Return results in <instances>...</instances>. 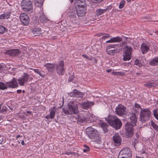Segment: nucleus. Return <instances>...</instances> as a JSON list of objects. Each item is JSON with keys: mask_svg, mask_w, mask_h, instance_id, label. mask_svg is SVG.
I'll list each match as a JSON object with an SVG mask.
<instances>
[{"mask_svg": "<svg viewBox=\"0 0 158 158\" xmlns=\"http://www.w3.org/2000/svg\"><path fill=\"white\" fill-rule=\"evenodd\" d=\"M94 59H95L94 62H95V63H96L97 62V60L95 58Z\"/></svg>", "mask_w": 158, "mask_h": 158, "instance_id": "obj_61", "label": "nucleus"}, {"mask_svg": "<svg viewBox=\"0 0 158 158\" xmlns=\"http://www.w3.org/2000/svg\"><path fill=\"white\" fill-rule=\"evenodd\" d=\"M123 60L124 61L129 60L131 59V55L126 53L124 52L123 53Z\"/></svg>", "mask_w": 158, "mask_h": 158, "instance_id": "obj_30", "label": "nucleus"}, {"mask_svg": "<svg viewBox=\"0 0 158 158\" xmlns=\"http://www.w3.org/2000/svg\"><path fill=\"white\" fill-rule=\"evenodd\" d=\"M6 85L7 87L11 88H15L18 86V84L16 80H13L10 82H6Z\"/></svg>", "mask_w": 158, "mask_h": 158, "instance_id": "obj_22", "label": "nucleus"}, {"mask_svg": "<svg viewBox=\"0 0 158 158\" xmlns=\"http://www.w3.org/2000/svg\"><path fill=\"white\" fill-rule=\"evenodd\" d=\"M20 21L25 25H27L29 24V18L26 14H20Z\"/></svg>", "mask_w": 158, "mask_h": 158, "instance_id": "obj_12", "label": "nucleus"}, {"mask_svg": "<svg viewBox=\"0 0 158 158\" xmlns=\"http://www.w3.org/2000/svg\"><path fill=\"white\" fill-rule=\"evenodd\" d=\"M33 32L35 35H38L40 33L41 29L39 28H34L33 30Z\"/></svg>", "mask_w": 158, "mask_h": 158, "instance_id": "obj_36", "label": "nucleus"}, {"mask_svg": "<svg viewBox=\"0 0 158 158\" xmlns=\"http://www.w3.org/2000/svg\"><path fill=\"white\" fill-rule=\"evenodd\" d=\"M126 108L121 104H119L115 108V112L116 114L122 116L126 113Z\"/></svg>", "mask_w": 158, "mask_h": 158, "instance_id": "obj_9", "label": "nucleus"}, {"mask_svg": "<svg viewBox=\"0 0 158 158\" xmlns=\"http://www.w3.org/2000/svg\"><path fill=\"white\" fill-rule=\"evenodd\" d=\"M112 71L111 69H107L106 71L108 73H110Z\"/></svg>", "mask_w": 158, "mask_h": 158, "instance_id": "obj_56", "label": "nucleus"}, {"mask_svg": "<svg viewBox=\"0 0 158 158\" xmlns=\"http://www.w3.org/2000/svg\"><path fill=\"white\" fill-rule=\"evenodd\" d=\"M100 125L101 128H102L104 132L107 133L108 132V130L107 128L108 127V125L106 123L101 122L100 123Z\"/></svg>", "mask_w": 158, "mask_h": 158, "instance_id": "obj_26", "label": "nucleus"}, {"mask_svg": "<svg viewBox=\"0 0 158 158\" xmlns=\"http://www.w3.org/2000/svg\"><path fill=\"white\" fill-rule=\"evenodd\" d=\"M119 51V49H113V48L109 45L107 46L106 50L107 53L109 55L112 56L114 55L116 53L118 52Z\"/></svg>", "mask_w": 158, "mask_h": 158, "instance_id": "obj_14", "label": "nucleus"}, {"mask_svg": "<svg viewBox=\"0 0 158 158\" xmlns=\"http://www.w3.org/2000/svg\"><path fill=\"white\" fill-rule=\"evenodd\" d=\"M7 89L6 84L5 85L4 83L2 82H0V89L5 90Z\"/></svg>", "mask_w": 158, "mask_h": 158, "instance_id": "obj_39", "label": "nucleus"}, {"mask_svg": "<svg viewBox=\"0 0 158 158\" xmlns=\"http://www.w3.org/2000/svg\"><path fill=\"white\" fill-rule=\"evenodd\" d=\"M28 113L29 114H32V112L31 111H27L26 112H24V114L26 115V116H27V115L26 114V113Z\"/></svg>", "mask_w": 158, "mask_h": 158, "instance_id": "obj_53", "label": "nucleus"}, {"mask_svg": "<svg viewBox=\"0 0 158 158\" xmlns=\"http://www.w3.org/2000/svg\"><path fill=\"white\" fill-rule=\"evenodd\" d=\"M157 85V84L153 81H150L147 82L144 84L145 86L148 87V88H151L152 87H155Z\"/></svg>", "mask_w": 158, "mask_h": 158, "instance_id": "obj_25", "label": "nucleus"}, {"mask_svg": "<svg viewBox=\"0 0 158 158\" xmlns=\"http://www.w3.org/2000/svg\"><path fill=\"white\" fill-rule=\"evenodd\" d=\"M18 82H19V84H20V78H19L18 79Z\"/></svg>", "mask_w": 158, "mask_h": 158, "instance_id": "obj_60", "label": "nucleus"}, {"mask_svg": "<svg viewBox=\"0 0 158 158\" xmlns=\"http://www.w3.org/2000/svg\"><path fill=\"white\" fill-rule=\"evenodd\" d=\"M150 46L148 44L143 43L141 45V50L143 54L146 53L149 50Z\"/></svg>", "mask_w": 158, "mask_h": 158, "instance_id": "obj_21", "label": "nucleus"}, {"mask_svg": "<svg viewBox=\"0 0 158 158\" xmlns=\"http://www.w3.org/2000/svg\"><path fill=\"white\" fill-rule=\"evenodd\" d=\"M19 53V50L17 49H12L6 50L5 53L10 56H16L18 55Z\"/></svg>", "mask_w": 158, "mask_h": 158, "instance_id": "obj_17", "label": "nucleus"}, {"mask_svg": "<svg viewBox=\"0 0 158 158\" xmlns=\"http://www.w3.org/2000/svg\"><path fill=\"white\" fill-rule=\"evenodd\" d=\"M132 50V48L131 47L126 46L123 49V52L131 55Z\"/></svg>", "mask_w": 158, "mask_h": 158, "instance_id": "obj_29", "label": "nucleus"}, {"mask_svg": "<svg viewBox=\"0 0 158 158\" xmlns=\"http://www.w3.org/2000/svg\"><path fill=\"white\" fill-rule=\"evenodd\" d=\"M76 8H87L85 0H76L75 1Z\"/></svg>", "mask_w": 158, "mask_h": 158, "instance_id": "obj_11", "label": "nucleus"}, {"mask_svg": "<svg viewBox=\"0 0 158 158\" xmlns=\"http://www.w3.org/2000/svg\"><path fill=\"white\" fill-rule=\"evenodd\" d=\"M73 0H70L71 3H72L73 2Z\"/></svg>", "mask_w": 158, "mask_h": 158, "instance_id": "obj_64", "label": "nucleus"}, {"mask_svg": "<svg viewBox=\"0 0 158 158\" xmlns=\"http://www.w3.org/2000/svg\"><path fill=\"white\" fill-rule=\"evenodd\" d=\"M113 43H118L122 41V38L119 36H117L112 38Z\"/></svg>", "mask_w": 158, "mask_h": 158, "instance_id": "obj_34", "label": "nucleus"}, {"mask_svg": "<svg viewBox=\"0 0 158 158\" xmlns=\"http://www.w3.org/2000/svg\"><path fill=\"white\" fill-rule=\"evenodd\" d=\"M30 69L34 71L35 72L38 74L39 75L42 77H44L45 76V75L44 73V72L42 70H40V69H33L32 68H31Z\"/></svg>", "mask_w": 158, "mask_h": 158, "instance_id": "obj_28", "label": "nucleus"}, {"mask_svg": "<svg viewBox=\"0 0 158 158\" xmlns=\"http://www.w3.org/2000/svg\"><path fill=\"white\" fill-rule=\"evenodd\" d=\"M141 73L140 72H139V73L138 72V73H136V74L138 75H139Z\"/></svg>", "mask_w": 158, "mask_h": 158, "instance_id": "obj_62", "label": "nucleus"}, {"mask_svg": "<svg viewBox=\"0 0 158 158\" xmlns=\"http://www.w3.org/2000/svg\"><path fill=\"white\" fill-rule=\"evenodd\" d=\"M68 95L71 97L77 98H81L83 96L82 93L76 89H74L73 92L69 93Z\"/></svg>", "mask_w": 158, "mask_h": 158, "instance_id": "obj_15", "label": "nucleus"}, {"mask_svg": "<svg viewBox=\"0 0 158 158\" xmlns=\"http://www.w3.org/2000/svg\"><path fill=\"white\" fill-rule=\"evenodd\" d=\"M62 154H66V155H70L71 154H73V152H66L65 153H63Z\"/></svg>", "mask_w": 158, "mask_h": 158, "instance_id": "obj_52", "label": "nucleus"}, {"mask_svg": "<svg viewBox=\"0 0 158 158\" xmlns=\"http://www.w3.org/2000/svg\"><path fill=\"white\" fill-rule=\"evenodd\" d=\"M113 140L115 146H119L121 144L122 138L118 134L116 133L113 135Z\"/></svg>", "mask_w": 158, "mask_h": 158, "instance_id": "obj_13", "label": "nucleus"}, {"mask_svg": "<svg viewBox=\"0 0 158 158\" xmlns=\"http://www.w3.org/2000/svg\"><path fill=\"white\" fill-rule=\"evenodd\" d=\"M23 74L22 78H20V86H23L25 85V84L27 82L30 76L27 73H24Z\"/></svg>", "mask_w": 158, "mask_h": 158, "instance_id": "obj_20", "label": "nucleus"}, {"mask_svg": "<svg viewBox=\"0 0 158 158\" xmlns=\"http://www.w3.org/2000/svg\"><path fill=\"white\" fill-rule=\"evenodd\" d=\"M22 9L29 13L32 12L33 11L32 4L30 0H23L20 3Z\"/></svg>", "mask_w": 158, "mask_h": 158, "instance_id": "obj_6", "label": "nucleus"}, {"mask_svg": "<svg viewBox=\"0 0 158 158\" xmlns=\"http://www.w3.org/2000/svg\"><path fill=\"white\" fill-rule=\"evenodd\" d=\"M84 148L83 150V152H88L90 150V148L89 147L86 145H84Z\"/></svg>", "mask_w": 158, "mask_h": 158, "instance_id": "obj_43", "label": "nucleus"}, {"mask_svg": "<svg viewBox=\"0 0 158 158\" xmlns=\"http://www.w3.org/2000/svg\"><path fill=\"white\" fill-rule=\"evenodd\" d=\"M150 64L151 66H156L158 65V56L153 58L150 61Z\"/></svg>", "mask_w": 158, "mask_h": 158, "instance_id": "obj_27", "label": "nucleus"}, {"mask_svg": "<svg viewBox=\"0 0 158 158\" xmlns=\"http://www.w3.org/2000/svg\"><path fill=\"white\" fill-rule=\"evenodd\" d=\"M136 142L137 143V140L136 139H135V141H134V143L135 144H136ZM135 146V145H134V146Z\"/></svg>", "mask_w": 158, "mask_h": 158, "instance_id": "obj_58", "label": "nucleus"}, {"mask_svg": "<svg viewBox=\"0 0 158 158\" xmlns=\"http://www.w3.org/2000/svg\"><path fill=\"white\" fill-rule=\"evenodd\" d=\"M157 109H155L153 110V114L155 118L158 120V113L157 112Z\"/></svg>", "mask_w": 158, "mask_h": 158, "instance_id": "obj_41", "label": "nucleus"}, {"mask_svg": "<svg viewBox=\"0 0 158 158\" xmlns=\"http://www.w3.org/2000/svg\"><path fill=\"white\" fill-rule=\"evenodd\" d=\"M40 20L41 22L45 23L48 20L47 18L43 14L40 16Z\"/></svg>", "mask_w": 158, "mask_h": 158, "instance_id": "obj_33", "label": "nucleus"}, {"mask_svg": "<svg viewBox=\"0 0 158 158\" xmlns=\"http://www.w3.org/2000/svg\"><path fill=\"white\" fill-rule=\"evenodd\" d=\"M109 45L114 49H117V48L121 46V45H120L118 44H113Z\"/></svg>", "mask_w": 158, "mask_h": 158, "instance_id": "obj_42", "label": "nucleus"}, {"mask_svg": "<svg viewBox=\"0 0 158 158\" xmlns=\"http://www.w3.org/2000/svg\"><path fill=\"white\" fill-rule=\"evenodd\" d=\"M106 43H113L112 42V38H111L110 39V40L106 41Z\"/></svg>", "mask_w": 158, "mask_h": 158, "instance_id": "obj_55", "label": "nucleus"}, {"mask_svg": "<svg viewBox=\"0 0 158 158\" xmlns=\"http://www.w3.org/2000/svg\"><path fill=\"white\" fill-rule=\"evenodd\" d=\"M77 15L79 17L85 16L87 12V8H76Z\"/></svg>", "mask_w": 158, "mask_h": 158, "instance_id": "obj_16", "label": "nucleus"}, {"mask_svg": "<svg viewBox=\"0 0 158 158\" xmlns=\"http://www.w3.org/2000/svg\"><path fill=\"white\" fill-rule=\"evenodd\" d=\"M56 70L57 73L60 75H64L65 68H64V62L63 60L59 61L57 64H56Z\"/></svg>", "mask_w": 158, "mask_h": 158, "instance_id": "obj_8", "label": "nucleus"}, {"mask_svg": "<svg viewBox=\"0 0 158 158\" xmlns=\"http://www.w3.org/2000/svg\"><path fill=\"white\" fill-rule=\"evenodd\" d=\"M68 109L65 110L63 109V111L65 114H76L78 112V109L77 104H74L73 101L69 102L68 104Z\"/></svg>", "mask_w": 158, "mask_h": 158, "instance_id": "obj_4", "label": "nucleus"}, {"mask_svg": "<svg viewBox=\"0 0 158 158\" xmlns=\"http://www.w3.org/2000/svg\"><path fill=\"white\" fill-rule=\"evenodd\" d=\"M135 107H136L137 108H140L141 109V108H142L141 107L140 105L137 103H135Z\"/></svg>", "mask_w": 158, "mask_h": 158, "instance_id": "obj_51", "label": "nucleus"}, {"mask_svg": "<svg viewBox=\"0 0 158 158\" xmlns=\"http://www.w3.org/2000/svg\"><path fill=\"white\" fill-rule=\"evenodd\" d=\"M140 114V120L142 123H143L149 120L151 113L149 109L141 108Z\"/></svg>", "mask_w": 158, "mask_h": 158, "instance_id": "obj_5", "label": "nucleus"}, {"mask_svg": "<svg viewBox=\"0 0 158 158\" xmlns=\"http://www.w3.org/2000/svg\"><path fill=\"white\" fill-rule=\"evenodd\" d=\"M130 121H128L125 125V135L126 138L132 137L134 135V127L137 122V118L135 113L131 114L130 116Z\"/></svg>", "mask_w": 158, "mask_h": 158, "instance_id": "obj_1", "label": "nucleus"}, {"mask_svg": "<svg viewBox=\"0 0 158 158\" xmlns=\"http://www.w3.org/2000/svg\"><path fill=\"white\" fill-rule=\"evenodd\" d=\"M20 49H21V51H22V53L23 54L21 55V57H23V56H24L25 55L27 54V48L26 47H24L23 46H20Z\"/></svg>", "mask_w": 158, "mask_h": 158, "instance_id": "obj_35", "label": "nucleus"}, {"mask_svg": "<svg viewBox=\"0 0 158 158\" xmlns=\"http://www.w3.org/2000/svg\"><path fill=\"white\" fill-rule=\"evenodd\" d=\"M82 56L85 57V58H87V57L86 56V55L85 54H84V55H82Z\"/></svg>", "mask_w": 158, "mask_h": 158, "instance_id": "obj_59", "label": "nucleus"}, {"mask_svg": "<svg viewBox=\"0 0 158 158\" xmlns=\"http://www.w3.org/2000/svg\"><path fill=\"white\" fill-rule=\"evenodd\" d=\"M6 28L3 26H0V34H3L5 31Z\"/></svg>", "mask_w": 158, "mask_h": 158, "instance_id": "obj_44", "label": "nucleus"}, {"mask_svg": "<svg viewBox=\"0 0 158 158\" xmlns=\"http://www.w3.org/2000/svg\"><path fill=\"white\" fill-rule=\"evenodd\" d=\"M17 92L18 93H20V89H19V90H17Z\"/></svg>", "mask_w": 158, "mask_h": 158, "instance_id": "obj_63", "label": "nucleus"}, {"mask_svg": "<svg viewBox=\"0 0 158 158\" xmlns=\"http://www.w3.org/2000/svg\"><path fill=\"white\" fill-rule=\"evenodd\" d=\"M7 108L6 106H3L2 110H1V112L2 113L5 112L7 111Z\"/></svg>", "mask_w": 158, "mask_h": 158, "instance_id": "obj_50", "label": "nucleus"}, {"mask_svg": "<svg viewBox=\"0 0 158 158\" xmlns=\"http://www.w3.org/2000/svg\"><path fill=\"white\" fill-rule=\"evenodd\" d=\"M105 12L104 9H98L96 10V15L97 16H99Z\"/></svg>", "mask_w": 158, "mask_h": 158, "instance_id": "obj_32", "label": "nucleus"}, {"mask_svg": "<svg viewBox=\"0 0 158 158\" xmlns=\"http://www.w3.org/2000/svg\"><path fill=\"white\" fill-rule=\"evenodd\" d=\"M125 3V1L124 0H122L120 3L119 7L120 9L122 8L124 6Z\"/></svg>", "mask_w": 158, "mask_h": 158, "instance_id": "obj_46", "label": "nucleus"}, {"mask_svg": "<svg viewBox=\"0 0 158 158\" xmlns=\"http://www.w3.org/2000/svg\"><path fill=\"white\" fill-rule=\"evenodd\" d=\"M92 117L90 116L89 118H86L85 117L83 116L82 114H78L77 115L76 119H77V122L78 124L80 123H83L85 122H87L90 121V122H92V121H91L90 118H91Z\"/></svg>", "mask_w": 158, "mask_h": 158, "instance_id": "obj_10", "label": "nucleus"}, {"mask_svg": "<svg viewBox=\"0 0 158 158\" xmlns=\"http://www.w3.org/2000/svg\"><path fill=\"white\" fill-rule=\"evenodd\" d=\"M86 132L89 137L94 141H100L101 137L100 136L99 133L96 129L89 127L86 129Z\"/></svg>", "mask_w": 158, "mask_h": 158, "instance_id": "obj_3", "label": "nucleus"}, {"mask_svg": "<svg viewBox=\"0 0 158 158\" xmlns=\"http://www.w3.org/2000/svg\"><path fill=\"white\" fill-rule=\"evenodd\" d=\"M50 115H47L45 116V118L48 119L51 118V116H50Z\"/></svg>", "mask_w": 158, "mask_h": 158, "instance_id": "obj_54", "label": "nucleus"}, {"mask_svg": "<svg viewBox=\"0 0 158 158\" xmlns=\"http://www.w3.org/2000/svg\"><path fill=\"white\" fill-rule=\"evenodd\" d=\"M151 125L156 131H158V125L155 123L152 120L151 121Z\"/></svg>", "mask_w": 158, "mask_h": 158, "instance_id": "obj_38", "label": "nucleus"}, {"mask_svg": "<svg viewBox=\"0 0 158 158\" xmlns=\"http://www.w3.org/2000/svg\"><path fill=\"white\" fill-rule=\"evenodd\" d=\"M11 12L10 11L7 12L0 15V19H9L10 15Z\"/></svg>", "mask_w": 158, "mask_h": 158, "instance_id": "obj_24", "label": "nucleus"}, {"mask_svg": "<svg viewBox=\"0 0 158 158\" xmlns=\"http://www.w3.org/2000/svg\"><path fill=\"white\" fill-rule=\"evenodd\" d=\"M21 143L22 144V145H25V144L24 143V141H23V140H22L21 141Z\"/></svg>", "mask_w": 158, "mask_h": 158, "instance_id": "obj_57", "label": "nucleus"}, {"mask_svg": "<svg viewBox=\"0 0 158 158\" xmlns=\"http://www.w3.org/2000/svg\"><path fill=\"white\" fill-rule=\"evenodd\" d=\"M135 64L139 67L142 66V64L140 62L139 60L137 59L135 60Z\"/></svg>", "mask_w": 158, "mask_h": 158, "instance_id": "obj_45", "label": "nucleus"}, {"mask_svg": "<svg viewBox=\"0 0 158 158\" xmlns=\"http://www.w3.org/2000/svg\"><path fill=\"white\" fill-rule=\"evenodd\" d=\"M44 66L49 72H52L55 70V64L47 63L45 64Z\"/></svg>", "mask_w": 158, "mask_h": 158, "instance_id": "obj_23", "label": "nucleus"}, {"mask_svg": "<svg viewBox=\"0 0 158 158\" xmlns=\"http://www.w3.org/2000/svg\"><path fill=\"white\" fill-rule=\"evenodd\" d=\"M68 14L69 18L74 19L76 17L77 11L75 8L69 9L68 10Z\"/></svg>", "mask_w": 158, "mask_h": 158, "instance_id": "obj_19", "label": "nucleus"}, {"mask_svg": "<svg viewBox=\"0 0 158 158\" xmlns=\"http://www.w3.org/2000/svg\"><path fill=\"white\" fill-rule=\"evenodd\" d=\"M82 108L87 110L90 106L93 105L94 103L93 102L86 101L80 104Z\"/></svg>", "mask_w": 158, "mask_h": 158, "instance_id": "obj_18", "label": "nucleus"}, {"mask_svg": "<svg viewBox=\"0 0 158 158\" xmlns=\"http://www.w3.org/2000/svg\"><path fill=\"white\" fill-rule=\"evenodd\" d=\"M112 8V6L111 5H109L108 6L106 9H104L106 12V11L110 10H111Z\"/></svg>", "mask_w": 158, "mask_h": 158, "instance_id": "obj_49", "label": "nucleus"}, {"mask_svg": "<svg viewBox=\"0 0 158 158\" xmlns=\"http://www.w3.org/2000/svg\"><path fill=\"white\" fill-rule=\"evenodd\" d=\"M44 0H35L34 5L36 6L42 7Z\"/></svg>", "mask_w": 158, "mask_h": 158, "instance_id": "obj_31", "label": "nucleus"}, {"mask_svg": "<svg viewBox=\"0 0 158 158\" xmlns=\"http://www.w3.org/2000/svg\"><path fill=\"white\" fill-rule=\"evenodd\" d=\"M105 118L110 125L115 129L118 130L121 128L122 122L116 116L109 114L107 117H105Z\"/></svg>", "mask_w": 158, "mask_h": 158, "instance_id": "obj_2", "label": "nucleus"}, {"mask_svg": "<svg viewBox=\"0 0 158 158\" xmlns=\"http://www.w3.org/2000/svg\"><path fill=\"white\" fill-rule=\"evenodd\" d=\"M74 76L73 75H71L70 76L68 79V81L69 82H71L73 80L74 78Z\"/></svg>", "mask_w": 158, "mask_h": 158, "instance_id": "obj_48", "label": "nucleus"}, {"mask_svg": "<svg viewBox=\"0 0 158 158\" xmlns=\"http://www.w3.org/2000/svg\"><path fill=\"white\" fill-rule=\"evenodd\" d=\"M55 113L54 110H52L50 112V116H51V118L52 119L54 118V116L55 115Z\"/></svg>", "mask_w": 158, "mask_h": 158, "instance_id": "obj_47", "label": "nucleus"}, {"mask_svg": "<svg viewBox=\"0 0 158 158\" xmlns=\"http://www.w3.org/2000/svg\"><path fill=\"white\" fill-rule=\"evenodd\" d=\"M112 74L114 75H123L124 74V73L121 72H113Z\"/></svg>", "mask_w": 158, "mask_h": 158, "instance_id": "obj_40", "label": "nucleus"}, {"mask_svg": "<svg viewBox=\"0 0 158 158\" xmlns=\"http://www.w3.org/2000/svg\"><path fill=\"white\" fill-rule=\"evenodd\" d=\"M132 152L128 147L123 148L120 152L118 158H131Z\"/></svg>", "mask_w": 158, "mask_h": 158, "instance_id": "obj_7", "label": "nucleus"}, {"mask_svg": "<svg viewBox=\"0 0 158 158\" xmlns=\"http://www.w3.org/2000/svg\"><path fill=\"white\" fill-rule=\"evenodd\" d=\"M105 35L103 36V37H102V39L104 40L105 39L107 38H108L110 37V35L108 34H104V33H101L100 34H99L97 35L98 36H100L101 35Z\"/></svg>", "mask_w": 158, "mask_h": 158, "instance_id": "obj_37", "label": "nucleus"}]
</instances>
